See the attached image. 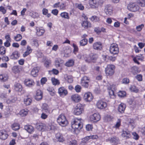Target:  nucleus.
I'll return each instance as SVG.
<instances>
[{
	"mask_svg": "<svg viewBox=\"0 0 145 145\" xmlns=\"http://www.w3.org/2000/svg\"><path fill=\"white\" fill-rule=\"evenodd\" d=\"M51 81L54 85H58L59 84V80L54 78H52Z\"/></svg>",
	"mask_w": 145,
	"mask_h": 145,
	"instance_id": "45",
	"label": "nucleus"
},
{
	"mask_svg": "<svg viewBox=\"0 0 145 145\" xmlns=\"http://www.w3.org/2000/svg\"><path fill=\"white\" fill-rule=\"evenodd\" d=\"M103 59L106 62H107L109 60L112 61H114L116 58L114 56V55H103L102 56Z\"/></svg>",
	"mask_w": 145,
	"mask_h": 145,
	"instance_id": "15",
	"label": "nucleus"
},
{
	"mask_svg": "<svg viewBox=\"0 0 145 145\" xmlns=\"http://www.w3.org/2000/svg\"><path fill=\"white\" fill-rule=\"evenodd\" d=\"M118 95L120 97H123L126 96V93L124 91H120L118 93Z\"/></svg>",
	"mask_w": 145,
	"mask_h": 145,
	"instance_id": "43",
	"label": "nucleus"
},
{
	"mask_svg": "<svg viewBox=\"0 0 145 145\" xmlns=\"http://www.w3.org/2000/svg\"><path fill=\"white\" fill-rule=\"evenodd\" d=\"M93 97L92 94L90 92L85 93L84 95V99L87 102H90L92 100Z\"/></svg>",
	"mask_w": 145,
	"mask_h": 145,
	"instance_id": "12",
	"label": "nucleus"
},
{
	"mask_svg": "<svg viewBox=\"0 0 145 145\" xmlns=\"http://www.w3.org/2000/svg\"><path fill=\"white\" fill-rule=\"evenodd\" d=\"M135 78L138 81H141L142 80V76L141 74H138L135 77Z\"/></svg>",
	"mask_w": 145,
	"mask_h": 145,
	"instance_id": "57",
	"label": "nucleus"
},
{
	"mask_svg": "<svg viewBox=\"0 0 145 145\" xmlns=\"http://www.w3.org/2000/svg\"><path fill=\"white\" fill-rule=\"evenodd\" d=\"M89 79L87 76L82 77L81 80V84L82 86L85 88H87L88 86Z\"/></svg>",
	"mask_w": 145,
	"mask_h": 145,
	"instance_id": "13",
	"label": "nucleus"
},
{
	"mask_svg": "<svg viewBox=\"0 0 145 145\" xmlns=\"http://www.w3.org/2000/svg\"><path fill=\"white\" fill-rule=\"evenodd\" d=\"M12 71L15 74L18 73L20 71V69L18 66H14L12 68Z\"/></svg>",
	"mask_w": 145,
	"mask_h": 145,
	"instance_id": "37",
	"label": "nucleus"
},
{
	"mask_svg": "<svg viewBox=\"0 0 145 145\" xmlns=\"http://www.w3.org/2000/svg\"><path fill=\"white\" fill-rule=\"evenodd\" d=\"M74 63V61L73 59H70L67 61L65 64V65L67 67L72 66Z\"/></svg>",
	"mask_w": 145,
	"mask_h": 145,
	"instance_id": "38",
	"label": "nucleus"
},
{
	"mask_svg": "<svg viewBox=\"0 0 145 145\" xmlns=\"http://www.w3.org/2000/svg\"><path fill=\"white\" fill-rule=\"evenodd\" d=\"M76 6L79 9L81 10H83L84 9V7L81 4H76Z\"/></svg>",
	"mask_w": 145,
	"mask_h": 145,
	"instance_id": "63",
	"label": "nucleus"
},
{
	"mask_svg": "<svg viewBox=\"0 0 145 145\" xmlns=\"http://www.w3.org/2000/svg\"><path fill=\"white\" fill-rule=\"evenodd\" d=\"M8 78V76L7 74H0V81L1 82H5L7 81Z\"/></svg>",
	"mask_w": 145,
	"mask_h": 145,
	"instance_id": "31",
	"label": "nucleus"
},
{
	"mask_svg": "<svg viewBox=\"0 0 145 145\" xmlns=\"http://www.w3.org/2000/svg\"><path fill=\"white\" fill-rule=\"evenodd\" d=\"M6 53V48L3 46L0 47V54H5Z\"/></svg>",
	"mask_w": 145,
	"mask_h": 145,
	"instance_id": "53",
	"label": "nucleus"
},
{
	"mask_svg": "<svg viewBox=\"0 0 145 145\" xmlns=\"http://www.w3.org/2000/svg\"><path fill=\"white\" fill-rule=\"evenodd\" d=\"M24 84L27 86L31 87L34 86L35 82L32 79H27L25 80Z\"/></svg>",
	"mask_w": 145,
	"mask_h": 145,
	"instance_id": "18",
	"label": "nucleus"
},
{
	"mask_svg": "<svg viewBox=\"0 0 145 145\" xmlns=\"http://www.w3.org/2000/svg\"><path fill=\"white\" fill-rule=\"evenodd\" d=\"M84 110L83 106L80 104H78L76 106L74 111V114L77 115H80Z\"/></svg>",
	"mask_w": 145,
	"mask_h": 145,
	"instance_id": "4",
	"label": "nucleus"
},
{
	"mask_svg": "<svg viewBox=\"0 0 145 145\" xmlns=\"http://www.w3.org/2000/svg\"><path fill=\"white\" fill-rule=\"evenodd\" d=\"M132 135L133 136V138L135 140H138L139 138V136L138 135L136 132L132 133Z\"/></svg>",
	"mask_w": 145,
	"mask_h": 145,
	"instance_id": "59",
	"label": "nucleus"
},
{
	"mask_svg": "<svg viewBox=\"0 0 145 145\" xmlns=\"http://www.w3.org/2000/svg\"><path fill=\"white\" fill-rule=\"evenodd\" d=\"M107 140H106V141H109L113 145H117L120 143V141L118 138L116 137L109 138Z\"/></svg>",
	"mask_w": 145,
	"mask_h": 145,
	"instance_id": "14",
	"label": "nucleus"
},
{
	"mask_svg": "<svg viewBox=\"0 0 145 145\" xmlns=\"http://www.w3.org/2000/svg\"><path fill=\"white\" fill-rule=\"evenodd\" d=\"M115 66L112 64L107 65L105 69V72L107 76H110L112 75L114 72Z\"/></svg>",
	"mask_w": 145,
	"mask_h": 145,
	"instance_id": "3",
	"label": "nucleus"
},
{
	"mask_svg": "<svg viewBox=\"0 0 145 145\" xmlns=\"http://www.w3.org/2000/svg\"><path fill=\"white\" fill-rule=\"evenodd\" d=\"M100 119V115L97 113H95L90 116V121L93 122H96L99 121Z\"/></svg>",
	"mask_w": 145,
	"mask_h": 145,
	"instance_id": "7",
	"label": "nucleus"
},
{
	"mask_svg": "<svg viewBox=\"0 0 145 145\" xmlns=\"http://www.w3.org/2000/svg\"><path fill=\"white\" fill-rule=\"evenodd\" d=\"M90 20L92 21L96 22H98L100 20L99 18L95 16H92L90 18Z\"/></svg>",
	"mask_w": 145,
	"mask_h": 145,
	"instance_id": "52",
	"label": "nucleus"
},
{
	"mask_svg": "<svg viewBox=\"0 0 145 145\" xmlns=\"http://www.w3.org/2000/svg\"><path fill=\"white\" fill-rule=\"evenodd\" d=\"M48 114L42 112L41 114V118L42 119L45 120L48 118Z\"/></svg>",
	"mask_w": 145,
	"mask_h": 145,
	"instance_id": "61",
	"label": "nucleus"
},
{
	"mask_svg": "<svg viewBox=\"0 0 145 145\" xmlns=\"http://www.w3.org/2000/svg\"><path fill=\"white\" fill-rule=\"evenodd\" d=\"M130 71L131 72L133 75H135L139 73L140 71V70L137 67L133 66L131 68Z\"/></svg>",
	"mask_w": 145,
	"mask_h": 145,
	"instance_id": "22",
	"label": "nucleus"
},
{
	"mask_svg": "<svg viewBox=\"0 0 145 145\" xmlns=\"http://www.w3.org/2000/svg\"><path fill=\"white\" fill-rule=\"evenodd\" d=\"M57 121L58 123L62 127L66 126L68 124V121L65 116L63 114H61L58 116Z\"/></svg>",
	"mask_w": 145,
	"mask_h": 145,
	"instance_id": "2",
	"label": "nucleus"
},
{
	"mask_svg": "<svg viewBox=\"0 0 145 145\" xmlns=\"http://www.w3.org/2000/svg\"><path fill=\"white\" fill-rule=\"evenodd\" d=\"M71 100L75 102H78L81 100L80 96L78 94L72 95L71 97Z\"/></svg>",
	"mask_w": 145,
	"mask_h": 145,
	"instance_id": "21",
	"label": "nucleus"
},
{
	"mask_svg": "<svg viewBox=\"0 0 145 145\" xmlns=\"http://www.w3.org/2000/svg\"><path fill=\"white\" fill-rule=\"evenodd\" d=\"M51 63V61L50 60H46L44 63V65L46 67H49L50 64Z\"/></svg>",
	"mask_w": 145,
	"mask_h": 145,
	"instance_id": "58",
	"label": "nucleus"
},
{
	"mask_svg": "<svg viewBox=\"0 0 145 145\" xmlns=\"http://www.w3.org/2000/svg\"><path fill=\"white\" fill-rule=\"evenodd\" d=\"M130 133L131 131L128 130H123V131L121 135L122 137L126 139L129 138L131 137V135Z\"/></svg>",
	"mask_w": 145,
	"mask_h": 145,
	"instance_id": "19",
	"label": "nucleus"
},
{
	"mask_svg": "<svg viewBox=\"0 0 145 145\" xmlns=\"http://www.w3.org/2000/svg\"><path fill=\"white\" fill-rule=\"evenodd\" d=\"M39 68L37 67H34L31 71V75L34 77L37 76L39 72Z\"/></svg>",
	"mask_w": 145,
	"mask_h": 145,
	"instance_id": "29",
	"label": "nucleus"
},
{
	"mask_svg": "<svg viewBox=\"0 0 145 145\" xmlns=\"http://www.w3.org/2000/svg\"><path fill=\"white\" fill-rule=\"evenodd\" d=\"M121 120L120 119H118L115 125L113 127L116 129H118L121 125Z\"/></svg>",
	"mask_w": 145,
	"mask_h": 145,
	"instance_id": "47",
	"label": "nucleus"
},
{
	"mask_svg": "<svg viewBox=\"0 0 145 145\" xmlns=\"http://www.w3.org/2000/svg\"><path fill=\"white\" fill-rule=\"evenodd\" d=\"M30 15L32 18H37L39 16L38 14L35 12H31Z\"/></svg>",
	"mask_w": 145,
	"mask_h": 145,
	"instance_id": "51",
	"label": "nucleus"
},
{
	"mask_svg": "<svg viewBox=\"0 0 145 145\" xmlns=\"http://www.w3.org/2000/svg\"><path fill=\"white\" fill-rule=\"evenodd\" d=\"M89 139H90L88 136L82 139L81 144H86L88 143Z\"/></svg>",
	"mask_w": 145,
	"mask_h": 145,
	"instance_id": "46",
	"label": "nucleus"
},
{
	"mask_svg": "<svg viewBox=\"0 0 145 145\" xmlns=\"http://www.w3.org/2000/svg\"><path fill=\"white\" fill-rule=\"evenodd\" d=\"M22 38V35L20 34H18L14 37V39L16 41H20Z\"/></svg>",
	"mask_w": 145,
	"mask_h": 145,
	"instance_id": "49",
	"label": "nucleus"
},
{
	"mask_svg": "<svg viewBox=\"0 0 145 145\" xmlns=\"http://www.w3.org/2000/svg\"><path fill=\"white\" fill-rule=\"evenodd\" d=\"M12 129L14 131H16L20 128L19 124L18 123H14L11 126Z\"/></svg>",
	"mask_w": 145,
	"mask_h": 145,
	"instance_id": "41",
	"label": "nucleus"
},
{
	"mask_svg": "<svg viewBox=\"0 0 145 145\" xmlns=\"http://www.w3.org/2000/svg\"><path fill=\"white\" fill-rule=\"evenodd\" d=\"M128 124L131 125L133 128L135 126V120L133 119H130L128 120Z\"/></svg>",
	"mask_w": 145,
	"mask_h": 145,
	"instance_id": "48",
	"label": "nucleus"
},
{
	"mask_svg": "<svg viewBox=\"0 0 145 145\" xmlns=\"http://www.w3.org/2000/svg\"><path fill=\"white\" fill-rule=\"evenodd\" d=\"M32 51L31 47L29 46H27V50L25 52V54H30Z\"/></svg>",
	"mask_w": 145,
	"mask_h": 145,
	"instance_id": "55",
	"label": "nucleus"
},
{
	"mask_svg": "<svg viewBox=\"0 0 145 145\" xmlns=\"http://www.w3.org/2000/svg\"><path fill=\"white\" fill-rule=\"evenodd\" d=\"M96 105L98 108L101 109L106 108L107 106V104L106 102L101 100L97 102Z\"/></svg>",
	"mask_w": 145,
	"mask_h": 145,
	"instance_id": "8",
	"label": "nucleus"
},
{
	"mask_svg": "<svg viewBox=\"0 0 145 145\" xmlns=\"http://www.w3.org/2000/svg\"><path fill=\"white\" fill-rule=\"evenodd\" d=\"M82 26L85 29L91 27V24L87 20L84 21L82 23Z\"/></svg>",
	"mask_w": 145,
	"mask_h": 145,
	"instance_id": "34",
	"label": "nucleus"
},
{
	"mask_svg": "<svg viewBox=\"0 0 145 145\" xmlns=\"http://www.w3.org/2000/svg\"><path fill=\"white\" fill-rule=\"evenodd\" d=\"M17 100V98L16 97L12 96L6 100V102L7 104H11L15 103Z\"/></svg>",
	"mask_w": 145,
	"mask_h": 145,
	"instance_id": "30",
	"label": "nucleus"
},
{
	"mask_svg": "<svg viewBox=\"0 0 145 145\" xmlns=\"http://www.w3.org/2000/svg\"><path fill=\"white\" fill-rule=\"evenodd\" d=\"M110 51L111 54H117L119 52L118 45L115 44H112L110 47Z\"/></svg>",
	"mask_w": 145,
	"mask_h": 145,
	"instance_id": "6",
	"label": "nucleus"
},
{
	"mask_svg": "<svg viewBox=\"0 0 145 145\" xmlns=\"http://www.w3.org/2000/svg\"><path fill=\"white\" fill-rule=\"evenodd\" d=\"M81 119H74L71 122L72 130L76 134L78 133L79 130L83 127L82 123L81 121Z\"/></svg>",
	"mask_w": 145,
	"mask_h": 145,
	"instance_id": "1",
	"label": "nucleus"
},
{
	"mask_svg": "<svg viewBox=\"0 0 145 145\" xmlns=\"http://www.w3.org/2000/svg\"><path fill=\"white\" fill-rule=\"evenodd\" d=\"M87 56L85 58V60L87 62L89 63L91 62H95L96 58L95 57V55H87Z\"/></svg>",
	"mask_w": 145,
	"mask_h": 145,
	"instance_id": "16",
	"label": "nucleus"
},
{
	"mask_svg": "<svg viewBox=\"0 0 145 145\" xmlns=\"http://www.w3.org/2000/svg\"><path fill=\"white\" fill-rule=\"evenodd\" d=\"M89 4L92 8H94L97 7L99 3V2L97 3V1L96 0H89Z\"/></svg>",
	"mask_w": 145,
	"mask_h": 145,
	"instance_id": "23",
	"label": "nucleus"
},
{
	"mask_svg": "<svg viewBox=\"0 0 145 145\" xmlns=\"http://www.w3.org/2000/svg\"><path fill=\"white\" fill-rule=\"evenodd\" d=\"M105 11L106 14L108 15H111L113 13V8L110 4H108L105 7Z\"/></svg>",
	"mask_w": 145,
	"mask_h": 145,
	"instance_id": "11",
	"label": "nucleus"
},
{
	"mask_svg": "<svg viewBox=\"0 0 145 145\" xmlns=\"http://www.w3.org/2000/svg\"><path fill=\"white\" fill-rule=\"evenodd\" d=\"M127 7L129 10L133 12H135L139 9V7L135 3H130Z\"/></svg>",
	"mask_w": 145,
	"mask_h": 145,
	"instance_id": "9",
	"label": "nucleus"
},
{
	"mask_svg": "<svg viewBox=\"0 0 145 145\" xmlns=\"http://www.w3.org/2000/svg\"><path fill=\"white\" fill-rule=\"evenodd\" d=\"M14 89L16 91L21 92L22 89V86L19 83H16L14 85Z\"/></svg>",
	"mask_w": 145,
	"mask_h": 145,
	"instance_id": "33",
	"label": "nucleus"
},
{
	"mask_svg": "<svg viewBox=\"0 0 145 145\" xmlns=\"http://www.w3.org/2000/svg\"><path fill=\"white\" fill-rule=\"evenodd\" d=\"M28 110L27 109H23L20 112V114L22 117H24L27 115L28 113Z\"/></svg>",
	"mask_w": 145,
	"mask_h": 145,
	"instance_id": "39",
	"label": "nucleus"
},
{
	"mask_svg": "<svg viewBox=\"0 0 145 145\" xmlns=\"http://www.w3.org/2000/svg\"><path fill=\"white\" fill-rule=\"evenodd\" d=\"M69 145H77V142L75 140H73L70 142Z\"/></svg>",
	"mask_w": 145,
	"mask_h": 145,
	"instance_id": "64",
	"label": "nucleus"
},
{
	"mask_svg": "<svg viewBox=\"0 0 145 145\" xmlns=\"http://www.w3.org/2000/svg\"><path fill=\"white\" fill-rule=\"evenodd\" d=\"M19 57V55H10V59L14 60L18 59Z\"/></svg>",
	"mask_w": 145,
	"mask_h": 145,
	"instance_id": "62",
	"label": "nucleus"
},
{
	"mask_svg": "<svg viewBox=\"0 0 145 145\" xmlns=\"http://www.w3.org/2000/svg\"><path fill=\"white\" fill-rule=\"evenodd\" d=\"M88 39H83L80 41V45L81 46H84L86 45L88 43Z\"/></svg>",
	"mask_w": 145,
	"mask_h": 145,
	"instance_id": "44",
	"label": "nucleus"
},
{
	"mask_svg": "<svg viewBox=\"0 0 145 145\" xmlns=\"http://www.w3.org/2000/svg\"><path fill=\"white\" fill-rule=\"evenodd\" d=\"M142 56L143 55H137L135 57H134L133 56H132V57H133V60L134 62L138 65L140 63L138 62V61L143 60L144 59V57Z\"/></svg>",
	"mask_w": 145,
	"mask_h": 145,
	"instance_id": "17",
	"label": "nucleus"
},
{
	"mask_svg": "<svg viewBox=\"0 0 145 145\" xmlns=\"http://www.w3.org/2000/svg\"><path fill=\"white\" fill-rule=\"evenodd\" d=\"M125 108V105L123 103H121L118 106V111L121 113H123L124 112Z\"/></svg>",
	"mask_w": 145,
	"mask_h": 145,
	"instance_id": "27",
	"label": "nucleus"
},
{
	"mask_svg": "<svg viewBox=\"0 0 145 145\" xmlns=\"http://www.w3.org/2000/svg\"><path fill=\"white\" fill-rule=\"evenodd\" d=\"M32 98L29 97L28 96L24 99V103L26 106H28L30 105L32 102Z\"/></svg>",
	"mask_w": 145,
	"mask_h": 145,
	"instance_id": "26",
	"label": "nucleus"
},
{
	"mask_svg": "<svg viewBox=\"0 0 145 145\" xmlns=\"http://www.w3.org/2000/svg\"><path fill=\"white\" fill-rule=\"evenodd\" d=\"M50 108L48 105L46 103L43 104L42 106V110H47V109Z\"/></svg>",
	"mask_w": 145,
	"mask_h": 145,
	"instance_id": "60",
	"label": "nucleus"
},
{
	"mask_svg": "<svg viewBox=\"0 0 145 145\" xmlns=\"http://www.w3.org/2000/svg\"><path fill=\"white\" fill-rule=\"evenodd\" d=\"M58 93L61 97H63L67 95L68 92L64 87H61L59 88Z\"/></svg>",
	"mask_w": 145,
	"mask_h": 145,
	"instance_id": "10",
	"label": "nucleus"
},
{
	"mask_svg": "<svg viewBox=\"0 0 145 145\" xmlns=\"http://www.w3.org/2000/svg\"><path fill=\"white\" fill-rule=\"evenodd\" d=\"M131 91L136 93H137L138 92L139 90L138 88L135 86L133 85L131 86L130 88Z\"/></svg>",
	"mask_w": 145,
	"mask_h": 145,
	"instance_id": "42",
	"label": "nucleus"
},
{
	"mask_svg": "<svg viewBox=\"0 0 145 145\" xmlns=\"http://www.w3.org/2000/svg\"><path fill=\"white\" fill-rule=\"evenodd\" d=\"M36 29L37 30V35L39 36L43 35L45 31L44 29H41L38 27H37Z\"/></svg>",
	"mask_w": 145,
	"mask_h": 145,
	"instance_id": "36",
	"label": "nucleus"
},
{
	"mask_svg": "<svg viewBox=\"0 0 145 145\" xmlns=\"http://www.w3.org/2000/svg\"><path fill=\"white\" fill-rule=\"evenodd\" d=\"M102 44L100 42H97L93 44V48L94 49L100 50L102 49Z\"/></svg>",
	"mask_w": 145,
	"mask_h": 145,
	"instance_id": "32",
	"label": "nucleus"
},
{
	"mask_svg": "<svg viewBox=\"0 0 145 145\" xmlns=\"http://www.w3.org/2000/svg\"><path fill=\"white\" fill-rule=\"evenodd\" d=\"M8 136L7 132L5 130H3L0 131V139L5 140L7 138Z\"/></svg>",
	"mask_w": 145,
	"mask_h": 145,
	"instance_id": "24",
	"label": "nucleus"
},
{
	"mask_svg": "<svg viewBox=\"0 0 145 145\" xmlns=\"http://www.w3.org/2000/svg\"><path fill=\"white\" fill-rule=\"evenodd\" d=\"M48 127L47 128L44 124L42 123H38L37 125V128L39 131H44L51 129V127L50 126Z\"/></svg>",
	"mask_w": 145,
	"mask_h": 145,
	"instance_id": "5",
	"label": "nucleus"
},
{
	"mask_svg": "<svg viewBox=\"0 0 145 145\" xmlns=\"http://www.w3.org/2000/svg\"><path fill=\"white\" fill-rule=\"evenodd\" d=\"M24 129L25 130L30 134L32 133L34 131L33 127L31 125H27L25 126Z\"/></svg>",
	"mask_w": 145,
	"mask_h": 145,
	"instance_id": "28",
	"label": "nucleus"
},
{
	"mask_svg": "<svg viewBox=\"0 0 145 145\" xmlns=\"http://www.w3.org/2000/svg\"><path fill=\"white\" fill-rule=\"evenodd\" d=\"M65 78V80L67 81L68 83H72L73 81L72 78L71 76H67Z\"/></svg>",
	"mask_w": 145,
	"mask_h": 145,
	"instance_id": "50",
	"label": "nucleus"
},
{
	"mask_svg": "<svg viewBox=\"0 0 145 145\" xmlns=\"http://www.w3.org/2000/svg\"><path fill=\"white\" fill-rule=\"evenodd\" d=\"M86 128L88 131L92 130L93 128V125L92 124H88L86 125Z\"/></svg>",
	"mask_w": 145,
	"mask_h": 145,
	"instance_id": "54",
	"label": "nucleus"
},
{
	"mask_svg": "<svg viewBox=\"0 0 145 145\" xmlns=\"http://www.w3.org/2000/svg\"><path fill=\"white\" fill-rule=\"evenodd\" d=\"M63 60L61 58H57L55 61V65L56 67H61L63 65Z\"/></svg>",
	"mask_w": 145,
	"mask_h": 145,
	"instance_id": "20",
	"label": "nucleus"
},
{
	"mask_svg": "<svg viewBox=\"0 0 145 145\" xmlns=\"http://www.w3.org/2000/svg\"><path fill=\"white\" fill-rule=\"evenodd\" d=\"M61 17L64 19L69 20L70 19V17L69 14L66 12H63L61 13L60 14Z\"/></svg>",
	"mask_w": 145,
	"mask_h": 145,
	"instance_id": "40",
	"label": "nucleus"
},
{
	"mask_svg": "<svg viewBox=\"0 0 145 145\" xmlns=\"http://www.w3.org/2000/svg\"><path fill=\"white\" fill-rule=\"evenodd\" d=\"M42 97V92L40 90H37L36 91V95L35 96V99L37 101H39L41 99Z\"/></svg>",
	"mask_w": 145,
	"mask_h": 145,
	"instance_id": "25",
	"label": "nucleus"
},
{
	"mask_svg": "<svg viewBox=\"0 0 145 145\" xmlns=\"http://www.w3.org/2000/svg\"><path fill=\"white\" fill-rule=\"evenodd\" d=\"M109 95L111 98H115V96L114 95V91L113 90H109Z\"/></svg>",
	"mask_w": 145,
	"mask_h": 145,
	"instance_id": "56",
	"label": "nucleus"
},
{
	"mask_svg": "<svg viewBox=\"0 0 145 145\" xmlns=\"http://www.w3.org/2000/svg\"><path fill=\"white\" fill-rule=\"evenodd\" d=\"M56 137L57 141L59 142H63L64 140L63 135L59 133H57L56 134Z\"/></svg>",
	"mask_w": 145,
	"mask_h": 145,
	"instance_id": "35",
	"label": "nucleus"
}]
</instances>
